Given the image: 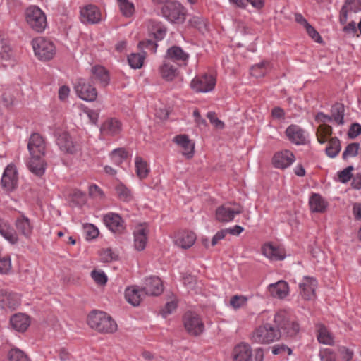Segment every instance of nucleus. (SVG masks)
Segmentation results:
<instances>
[{
    "label": "nucleus",
    "mask_w": 361,
    "mask_h": 361,
    "mask_svg": "<svg viewBox=\"0 0 361 361\" xmlns=\"http://www.w3.org/2000/svg\"><path fill=\"white\" fill-rule=\"evenodd\" d=\"M87 324L90 328L101 333L111 334L117 330L116 322L103 311H92L87 317Z\"/></svg>",
    "instance_id": "f257e3e1"
},
{
    "label": "nucleus",
    "mask_w": 361,
    "mask_h": 361,
    "mask_svg": "<svg viewBox=\"0 0 361 361\" xmlns=\"http://www.w3.org/2000/svg\"><path fill=\"white\" fill-rule=\"evenodd\" d=\"M274 322L279 329L281 335L288 337L295 336L300 330V326L297 321L290 320L285 311L281 310L275 314Z\"/></svg>",
    "instance_id": "f03ea898"
},
{
    "label": "nucleus",
    "mask_w": 361,
    "mask_h": 361,
    "mask_svg": "<svg viewBox=\"0 0 361 361\" xmlns=\"http://www.w3.org/2000/svg\"><path fill=\"white\" fill-rule=\"evenodd\" d=\"M161 13L168 21L182 24L185 20L187 10L178 1H169L163 6Z\"/></svg>",
    "instance_id": "7ed1b4c3"
},
{
    "label": "nucleus",
    "mask_w": 361,
    "mask_h": 361,
    "mask_svg": "<svg viewBox=\"0 0 361 361\" xmlns=\"http://www.w3.org/2000/svg\"><path fill=\"white\" fill-rule=\"evenodd\" d=\"M32 43L35 55L42 61H49L56 54L55 46L49 39L39 37L34 39Z\"/></svg>",
    "instance_id": "20e7f679"
},
{
    "label": "nucleus",
    "mask_w": 361,
    "mask_h": 361,
    "mask_svg": "<svg viewBox=\"0 0 361 361\" xmlns=\"http://www.w3.org/2000/svg\"><path fill=\"white\" fill-rule=\"evenodd\" d=\"M26 20L30 27L37 32H43L47 25L44 13L37 6L27 8Z\"/></svg>",
    "instance_id": "39448f33"
},
{
    "label": "nucleus",
    "mask_w": 361,
    "mask_h": 361,
    "mask_svg": "<svg viewBox=\"0 0 361 361\" xmlns=\"http://www.w3.org/2000/svg\"><path fill=\"white\" fill-rule=\"evenodd\" d=\"M281 337L279 329L270 324H266L257 328L252 334L253 341L259 343H266L278 340Z\"/></svg>",
    "instance_id": "423d86ee"
},
{
    "label": "nucleus",
    "mask_w": 361,
    "mask_h": 361,
    "mask_svg": "<svg viewBox=\"0 0 361 361\" xmlns=\"http://www.w3.org/2000/svg\"><path fill=\"white\" fill-rule=\"evenodd\" d=\"M183 321L185 329L190 335L197 336L203 333L204 324L197 313L194 312H185Z\"/></svg>",
    "instance_id": "0eeeda50"
},
{
    "label": "nucleus",
    "mask_w": 361,
    "mask_h": 361,
    "mask_svg": "<svg viewBox=\"0 0 361 361\" xmlns=\"http://www.w3.org/2000/svg\"><path fill=\"white\" fill-rule=\"evenodd\" d=\"M243 212V208L240 204H223L216 209V219L219 222L226 223L231 221L236 214H240Z\"/></svg>",
    "instance_id": "6e6552de"
},
{
    "label": "nucleus",
    "mask_w": 361,
    "mask_h": 361,
    "mask_svg": "<svg viewBox=\"0 0 361 361\" xmlns=\"http://www.w3.org/2000/svg\"><path fill=\"white\" fill-rule=\"evenodd\" d=\"M75 90L78 97L87 102H93L97 97L96 88L90 82L83 78L77 80Z\"/></svg>",
    "instance_id": "1a4fd4ad"
},
{
    "label": "nucleus",
    "mask_w": 361,
    "mask_h": 361,
    "mask_svg": "<svg viewBox=\"0 0 361 361\" xmlns=\"http://www.w3.org/2000/svg\"><path fill=\"white\" fill-rule=\"evenodd\" d=\"M215 85V78L211 75L204 74L196 76L192 80L190 86L197 92H208L214 88Z\"/></svg>",
    "instance_id": "9d476101"
},
{
    "label": "nucleus",
    "mask_w": 361,
    "mask_h": 361,
    "mask_svg": "<svg viewBox=\"0 0 361 361\" xmlns=\"http://www.w3.org/2000/svg\"><path fill=\"white\" fill-rule=\"evenodd\" d=\"M1 186L6 191H13L18 185V175L16 166L9 164L5 169L2 178Z\"/></svg>",
    "instance_id": "9b49d317"
},
{
    "label": "nucleus",
    "mask_w": 361,
    "mask_h": 361,
    "mask_svg": "<svg viewBox=\"0 0 361 361\" xmlns=\"http://www.w3.org/2000/svg\"><path fill=\"white\" fill-rule=\"evenodd\" d=\"M189 54L181 47L174 45L169 47L166 53L164 59L176 63L177 65H186Z\"/></svg>",
    "instance_id": "f8f14e48"
},
{
    "label": "nucleus",
    "mask_w": 361,
    "mask_h": 361,
    "mask_svg": "<svg viewBox=\"0 0 361 361\" xmlns=\"http://www.w3.org/2000/svg\"><path fill=\"white\" fill-rule=\"evenodd\" d=\"M101 12L94 5H87L80 9V19L83 23L97 24L101 21Z\"/></svg>",
    "instance_id": "ddd939ff"
},
{
    "label": "nucleus",
    "mask_w": 361,
    "mask_h": 361,
    "mask_svg": "<svg viewBox=\"0 0 361 361\" xmlns=\"http://www.w3.org/2000/svg\"><path fill=\"white\" fill-rule=\"evenodd\" d=\"M103 221L113 233H121L125 230L124 221L118 214L110 212L105 214L103 217Z\"/></svg>",
    "instance_id": "4468645a"
},
{
    "label": "nucleus",
    "mask_w": 361,
    "mask_h": 361,
    "mask_svg": "<svg viewBox=\"0 0 361 361\" xmlns=\"http://www.w3.org/2000/svg\"><path fill=\"white\" fill-rule=\"evenodd\" d=\"M27 148L31 156H44L46 145L43 137L39 133H32L30 137Z\"/></svg>",
    "instance_id": "2eb2a0df"
},
{
    "label": "nucleus",
    "mask_w": 361,
    "mask_h": 361,
    "mask_svg": "<svg viewBox=\"0 0 361 361\" xmlns=\"http://www.w3.org/2000/svg\"><path fill=\"white\" fill-rule=\"evenodd\" d=\"M56 144L61 151L67 154H74L78 149V145L67 132H63L58 135Z\"/></svg>",
    "instance_id": "dca6fc26"
},
{
    "label": "nucleus",
    "mask_w": 361,
    "mask_h": 361,
    "mask_svg": "<svg viewBox=\"0 0 361 361\" xmlns=\"http://www.w3.org/2000/svg\"><path fill=\"white\" fill-rule=\"evenodd\" d=\"M20 304V296L15 293L5 290H0V307L15 310Z\"/></svg>",
    "instance_id": "f3484780"
},
{
    "label": "nucleus",
    "mask_w": 361,
    "mask_h": 361,
    "mask_svg": "<svg viewBox=\"0 0 361 361\" xmlns=\"http://www.w3.org/2000/svg\"><path fill=\"white\" fill-rule=\"evenodd\" d=\"M145 295H159L163 290V284L161 279L157 276H151L145 279V286L142 287Z\"/></svg>",
    "instance_id": "a211bd4d"
},
{
    "label": "nucleus",
    "mask_w": 361,
    "mask_h": 361,
    "mask_svg": "<svg viewBox=\"0 0 361 361\" xmlns=\"http://www.w3.org/2000/svg\"><path fill=\"white\" fill-rule=\"evenodd\" d=\"M288 140L295 145H304L306 142L305 131L298 125L292 124L286 130Z\"/></svg>",
    "instance_id": "6ab92c4d"
},
{
    "label": "nucleus",
    "mask_w": 361,
    "mask_h": 361,
    "mask_svg": "<svg viewBox=\"0 0 361 361\" xmlns=\"http://www.w3.org/2000/svg\"><path fill=\"white\" fill-rule=\"evenodd\" d=\"M295 161V156L289 150L277 152L273 157V164L276 168L286 169Z\"/></svg>",
    "instance_id": "aec40b11"
},
{
    "label": "nucleus",
    "mask_w": 361,
    "mask_h": 361,
    "mask_svg": "<svg viewBox=\"0 0 361 361\" xmlns=\"http://www.w3.org/2000/svg\"><path fill=\"white\" fill-rule=\"evenodd\" d=\"M317 281L312 277H305L303 281L299 284L300 294L305 300H311L314 296Z\"/></svg>",
    "instance_id": "412c9836"
},
{
    "label": "nucleus",
    "mask_w": 361,
    "mask_h": 361,
    "mask_svg": "<svg viewBox=\"0 0 361 361\" xmlns=\"http://www.w3.org/2000/svg\"><path fill=\"white\" fill-rule=\"evenodd\" d=\"M92 82H98L101 87H106L110 80L109 75L106 68L101 66H95L92 68Z\"/></svg>",
    "instance_id": "4be33fe9"
},
{
    "label": "nucleus",
    "mask_w": 361,
    "mask_h": 361,
    "mask_svg": "<svg viewBox=\"0 0 361 361\" xmlns=\"http://www.w3.org/2000/svg\"><path fill=\"white\" fill-rule=\"evenodd\" d=\"M252 349L248 344L240 343L237 345L233 350L234 361H252Z\"/></svg>",
    "instance_id": "5701e85b"
},
{
    "label": "nucleus",
    "mask_w": 361,
    "mask_h": 361,
    "mask_svg": "<svg viewBox=\"0 0 361 361\" xmlns=\"http://www.w3.org/2000/svg\"><path fill=\"white\" fill-rule=\"evenodd\" d=\"M173 141L180 145L183 149V154L188 159L194 155L195 144L189 139L187 135H179L174 137Z\"/></svg>",
    "instance_id": "b1692460"
},
{
    "label": "nucleus",
    "mask_w": 361,
    "mask_h": 361,
    "mask_svg": "<svg viewBox=\"0 0 361 361\" xmlns=\"http://www.w3.org/2000/svg\"><path fill=\"white\" fill-rule=\"evenodd\" d=\"M196 240V235L192 231H182L176 237L175 243L183 249H188L193 245Z\"/></svg>",
    "instance_id": "393cba45"
},
{
    "label": "nucleus",
    "mask_w": 361,
    "mask_h": 361,
    "mask_svg": "<svg viewBox=\"0 0 361 361\" xmlns=\"http://www.w3.org/2000/svg\"><path fill=\"white\" fill-rule=\"evenodd\" d=\"M10 323L15 330L23 332L26 331L30 326V317L26 314L18 313L11 317Z\"/></svg>",
    "instance_id": "a878e982"
},
{
    "label": "nucleus",
    "mask_w": 361,
    "mask_h": 361,
    "mask_svg": "<svg viewBox=\"0 0 361 361\" xmlns=\"http://www.w3.org/2000/svg\"><path fill=\"white\" fill-rule=\"evenodd\" d=\"M100 130L104 135H116L121 131V123L116 118H110L103 123Z\"/></svg>",
    "instance_id": "bb28decb"
},
{
    "label": "nucleus",
    "mask_w": 361,
    "mask_h": 361,
    "mask_svg": "<svg viewBox=\"0 0 361 361\" xmlns=\"http://www.w3.org/2000/svg\"><path fill=\"white\" fill-rule=\"evenodd\" d=\"M159 73L165 80L172 81L178 75V67L171 61L164 59L159 67Z\"/></svg>",
    "instance_id": "cd10ccee"
},
{
    "label": "nucleus",
    "mask_w": 361,
    "mask_h": 361,
    "mask_svg": "<svg viewBox=\"0 0 361 361\" xmlns=\"http://www.w3.org/2000/svg\"><path fill=\"white\" fill-rule=\"evenodd\" d=\"M41 155H33L28 162V168L30 171L37 175L42 176L44 173L46 163Z\"/></svg>",
    "instance_id": "c85d7f7f"
},
{
    "label": "nucleus",
    "mask_w": 361,
    "mask_h": 361,
    "mask_svg": "<svg viewBox=\"0 0 361 361\" xmlns=\"http://www.w3.org/2000/svg\"><path fill=\"white\" fill-rule=\"evenodd\" d=\"M268 290L271 296L280 299L284 298L288 293V285L284 281H279L268 286Z\"/></svg>",
    "instance_id": "c756f323"
},
{
    "label": "nucleus",
    "mask_w": 361,
    "mask_h": 361,
    "mask_svg": "<svg viewBox=\"0 0 361 361\" xmlns=\"http://www.w3.org/2000/svg\"><path fill=\"white\" fill-rule=\"evenodd\" d=\"M142 288L139 290L137 286L128 287L125 290L126 300L133 306H138L142 300Z\"/></svg>",
    "instance_id": "7c9ffc66"
},
{
    "label": "nucleus",
    "mask_w": 361,
    "mask_h": 361,
    "mask_svg": "<svg viewBox=\"0 0 361 361\" xmlns=\"http://www.w3.org/2000/svg\"><path fill=\"white\" fill-rule=\"evenodd\" d=\"M16 227L19 233L23 235L25 238H28L31 236L33 229V226L31 224L30 219L22 216L16 221Z\"/></svg>",
    "instance_id": "2f4dec72"
},
{
    "label": "nucleus",
    "mask_w": 361,
    "mask_h": 361,
    "mask_svg": "<svg viewBox=\"0 0 361 361\" xmlns=\"http://www.w3.org/2000/svg\"><path fill=\"white\" fill-rule=\"evenodd\" d=\"M147 229L142 226L134 231V245L137 250L141 251L145 249L147 240Z\"/></svg>",
    "instance_id": "473e14b6"
},
{
    "label": "nucleus",
    "mask_w": 361,
    "mask_h": 361,
    "mask_svg": "<svg viewBox=\"0 0 361 361\" xmlns=\"http://www.w3.org/2000/svg\"><path fill=\"white\" fill-rule=\"evenodd\" d=\"M310 207L313 212H323L326 207V203L317 193H314L309 200Z\"/></svg>",
    "instance_id": "72a5a7b5"
},
{
    "label": "nucleus",
    "mask_w": 361,
    "mask_h": 361,
    "mask_svg": "<svg viewBox=\"0 0 361 361\" xmlns=\"http://www.w3.org/2000/svg\"><path fill=\"white\" fill-rule=\"evenodd\" d=\"M0 234L11 244H16L18 240L16 232L7 224L2 222L1 220Z\"/></svg>",
    "instance_id": "f704fd0d"
},
{
    "label": "nucleus",
    "mask_w": 361,
    "mask_h": 361,
    "mask_svg": "<svg viewBox=\"0 0 361 361\" xmlns=\"http://www.w3.org/2000/svg\"><path fill=\"white\" fill-rule=\"evenodd\" d=\"M345 106L341 103H336L331 108V116L338 125L344 124Z\"/></svg>",
    "instance_id": "c9c22d12"
},
{
    "label": "nucleus",
    "mask_w": 361,
    "mask_h": 361,
    "mask_svg": "<svg viewBox=\"0 0 361 361\" xmlns=\"http://www.w3.org/2000/svg\"><path fill=\"white\" fill-rule=\"evenodd\" d=\"M263 254L272 260H282L284 259L283 252L271 244L265 245L262 247Z\"/></svg>",
    "instance_id": "e433bc0d"
},
{
    "label": "nucleus",
    "mask_w": 361,
    "mask_h": 361,
    "mask_svg": "<svg viewBox=\"0 0 361 361\" xmlns=\"http://www.w3.org/2000/svg\"><path fill=\"white\" fill-rule=\"evenodd\" d=\"M341 145L339 139L336 137H331L329 140V145L326 147V154L330 158H335L341 152Z\"/></svg>",
    "instance_id": "4c0bfd02"
},
{
    "label": "nucleus",
    "mask_w": 361,
    "mask_h": 361,
    "mask_svg": "<svg viewBox=\"0 0 361 361\" xmlns=\"http://www.w3.org/2000/svg\"><path fill=\"white\" fill-rule=\"evenodd\" d=\"M317 340L319 343L325 345H333L334 338L331 334L324 325H320L318 329Z\"/></svg>",
    "instance_id": "58836bf2"
},
{
    "label": "nucleus",
    "mask_w": 361,
    "mask_h": 361,
    "mask_svg": "<svg viewBox=\"0 0 361 361\" xmlns=\"http://www.w3.org/2000/svg\"><path fill=\"white\" fill-rule=\"evenodd\" d=\"M135 164L137 176L140 179L145 178L149 172L147 162L145 161L140 157H136Z\"/></svg>",
    "instance_id": "ea45409f"
},
{
    "label": "nucleus",
    "mask_w": 361,
    "mask_h": 361,
    "mask_svg": "<svg viewBox=\"0 0 361 361\" xmlns=\"http://www.w3.org/2000/svg\"><path fill=\"white\" fill-rule=\"evenodd\" d=\"M188 23L191 27L197 29L202 33H204L208 30L207 20L200 16L191 17Z\"/></svg>",
    "instance_id": "a19ab883"
},
{
    "label": "nucleus",
    "mask_w": 361,
    "mask_h": 361,
    "mask_svg": "<svg viewBox=\"0 0 361 361\" xmlns=\"http://www.w3.org/2000/svg\"><path fill=\"white\" fill-rule=\"evenodd\" d=\"M9 361H31L29 357L20 349L13 348L8 353Z\"/></svg>",
    "instance_id": "79ce46f5"
},
{
    "label": "nucleus",
    "mask_w": 361,
    "mask_h": 361,
    "mask_svg": "<svg viewBox=\"0 0 361 361\" xmlns=\"http://www.w3.org/2000/svg\"><path fill=\"white\" fill-rule=\"evenodd\" d=\"M120 11L126 17H130L135 12L134 4L129 0H118Z\"/></svg>",
    "instance_id": "37998d69"
},
{
    "label": "nucleus",
    "mask_w": 361,
    "mask_h": 361,
    "mask_svg": "<svg viewBox=\"0 0 361 361\" xmlns=\"http://www.w3.org/2000/svg\"><path fill=\"white\" fill-rule=\"evenodd\" d=\"M111 158L116 164H121L128 157V152L123 148H117L111 153Z\"/></svg>",
    "instance_id": "c03bdc74"
},
{
    "label": "nucleus",
    "mask_w": 361,
    "mask_h": 361,
    "mask_svg": "<svg viewBox=\"0 0 361 361\" xmlns=\"http://www.w3.org/2000/svg\"><path fill=\"white\" fill-rule=\"evenodd\" d=\"M145 56L140 54H131L128 56L129 66L134 69L140 68L142 66Z\"/></svg>",
    "instance_id": "a18cd8bd"
},
{
    "label": "nucleus",
    "mask_w": 361,
    "mask_h": 361,
    "mask_svg": "<svg viewBox=\"0 0 361 361\" xmlns=\"http://www.w3.org/2000/svg\"><path fill=\"white\" fill-rule=\"evenodd\" d=\"M116 192L118 198L123 202H129L132 199L130 190L123 184L116 185Z\"/></svg>",
    "instance_id": "49530a36"
},
{
    "label": "nucleus",
    "mask_w": 361,
    "mask_h": 361,
    "mask_svg": "<svg viewBox=\"0 0 361 361\" xmlns=\"http://www.w3.org/2000/svg\"><path fill=\"white\" fill-rule=\"evenodd\" d=\"M360 149V144L353 142L348 145L342 154V158L346 160L349 157H356Z\"/></svg>",
    "instance_id": "de8ad7c7"
},
{
    "label": "nucleus",
    "mask_w": 361,
    "mask_h": 361,
    "mask_svg": "<svg viewBox=\"0 0 361 361\" xmlns=\"http://www.w3.org/2000/svg\"><path fill=\"white\" fill-rule=\"evenodd\" d=\"M247 298L243 295H234L230 300V305L235 310L239 309L245 306L247 303Z\"/></svg>",
    "instance_id": "09e8293b"
},
{
    "label": "nucleus",
    "mask_w": 361,
    "mask_h": 361,
    "mask_svg": "<svg viewBox=\"0 0 361 361\" xmlns=\"http://www.w3.org/2000/svg\"><path fill=\"white\" fill-rule=\"evenodd\" d=\"M354 170L353 166H349L343 171L338 172V177L342 183H346L353 177L352 171Z\"/></svg>",
    "instance_id": "8fccbe9b"
},
{
    "label": "nucleus",
    "mask_w": 361,
    "mask_h": 361,
    "mask_svg": "<svg viewBox=\"0 0 361 361\" xmlns=\"http://www.w3.org/2000/svg\"><path fill=\"white\" fill-rule=\"evenodd\" d=\"M11 49L8 42L0 37V56L3 59H8L11 56Z\"/></svg>",
    "instance_id": "3c124183"
},
{
    "label": "nucleus",
    "mask_w": 361,
    "mask_h": 361,
    "mask_svg": "<svg viewBox=\"0 0 361 361\" xmlns=\"http://www.w3.org/2000/svg\"><path fill=\"white\" fill-rule=\"evenodd\" d=\"M91 276L97 284L104 285L107 282V276L102 271L93 270L91 272Z\"/></svg>",
    "instance_id": "603ef678"
},
{
    "label": "nucleus",
    "mask_w": 361,
    "mask_h": 361,
    "mask_svg": "<svg viewBox=\"0 0 361 361\" xmlns=\"http://www.w3.org/2000/svg\"><path fill=\"white\" fill-rule=\"evenodd\" d=\"M99 255L103 262H109L117 259V255L110 248L102 250Z\"/></svg>",
    "instance_id": "864d4df0"
},
{
    "label": "nucleus",
    "mask_w": 361,
    "mask_h": 361,
    "mask_svg": "<svg viewBox=\"0 0 361 361\" xmlns=\"http://www.w3.org/2000/svg\"><path fill=\"white\" fill-rule=\"evenodd\" d=\"M11 269V262L9 256L0 257V274H6Z\"/></svg>",
    "instance_id": "5fc2aeb1"
},
{
    "label": "nucleus",
    "mask_w": 361,
    "mask_h": 361,
    "mask_svg": "<svg viewBox=\"0 0 361 361\" xmlns=\"http://www.w3.org/2000/svg\"><path fill=\"white\" fill-rule=\"evenodd\" d=\"M286 353L290 355L293 353L292 349L284 344H277L272 347V353L275 355H283Z\"/></svg>",
    "instance_id": "6e6d98bb"
},
{
    "label": "nucleus",
    "mask_w": 361,
    "mask_h": 361,
    "mask_svg": "<svg viewBox=\"0 0 361 361\" xmlns=\"http://www.w3.org/2000/svg\"><path fill=\"white\" fill-rule=\"evenodd\" d=\"M84 231L88 239H94L99 235L98 228L92 224H86L84 226Z\"/></svg>",
    "instance_id": "4d7b16f0"
},
{
    "label": "nucleus",
    "mask_w": 361,
    "mask_h": 361,
    "mask_svg": "<svg viewBox=\"0 0 361 361\" xmlns=\"http://www.w3.org/2000/svg\"><path fill=\"white\" fill-rule=\"evenodd\" d=\"M207 118L209 120L211 123L217 129H223L224 128V123L223 121L219 120L214 112L210 111L207 114Z\"/></svg>",
    "instance_id": "13d9d810"
},
{
    "label": "nucleus",
    "mask_w": 361,
    "mask_h": 361,
    "mask_svg": "<svg viewBox=\"0 0 361 361\" xmlns=\"http://www.w3.org/2000/svg\"><path fill=\"white\" fill-rule=\"evenodd\" d=\"M140 49H147L151 51L152 53L157 51V44L152 39H146L139 42L138 44Z\"/></svg>",
    "instance_id": "bf43d9fd"
},
{
    "label": "nucleus",
    "mask_w": 361,
    "mask_h": 361,
    "mask_svg": "<svg viewBox=\"0 0 361 361\" xmlns=\"http://www.w3.org/2000/svg\"><path fill=\"white\" fill-rule=\"evenodd\" d=\"M319 357L322 361H336V355L331 349H325L319 353Z\"/></svg>",
    "instance_id": "052dcab7"
},
{
    "label": "nucleus",
    "mask_w": 361,
    "mask_h": 361,
    "mask_svg": "<svg viewBox=\"0 0 361 361\" xmlns=\"http://www.w3.org/2000/svg\"><path fill=\"white\" fill-rule=\"evenodd\" d=\"M266 63L262 62L260 63L256 64L253 66L251 68V74L255 77H261L264 75L265 74V67Z\"/></svg>",
    "instance_id": "680f3d73"
},
{
    "label": "nucleus",
    "mask_w": 361,
    "mask_h": 361,
    "mask_svg": "<svg viewBox=\"0 0 361 361\" xmlns=\"http://www.w3.org/2000/svg\"><path fill=\"white\" fill-rule=\"evenodd\" d=\"M177 308V302L176 300H171L166 302L164 307L161 310V314L164 317H166L167 315L171 314Z\"/></svg>",
    "instance_id": "e2e57ef3"
},
{
    "label": "nucleus",
    "mask_w": 361,
    "mask_h": 361,
    "mask_svg": "<svg viewBox=\"0 0 361 361\" xmlns=\"http://www.w3.org/2000/svg\"><path fill=\"white\" fill-rule=\"evenodd\" d=\"M308 35L316 42L322 43L323 40L319 33L310 24L306 28Z\"/></svg>",
    "instance_id": "0e129e2a"
},
{
    "label": "nucleus",
    "mask_w": 361,
    "mask_h": 361,
    "mask_svg": "<svg viewBox=\"0 0 361 361\" xmlns=\"http://www.w3.org/2000/svg\"><path fill=\"white\" fill-rule=\"evenodd\" d=\"M361 134V125L357 123L351 124L348 132V136L350 139H355Z\"/></svg>",
    "instance_id": "69168bd1"
},
{
    "label": "nucleus",
    "mask_w": 361,
    "mask_h": 361,
    "mask_svg": "<svg viewBox=\"0 0 361 361\" xmlns=\"http://www.w3.org/2000/svg\"><path fill=\"white\" fill-rule=\"evenodd\" d=\"M338 351L344 361H350L353 358V351L349 348L341 346L339 348Z\"/></svg>",
    "instance_id": "338daca9"
},
{
    "label": "nucleus",
    "mask_w": 361,
    "mask_h": 361,
    "mask_svg": "<svg viewBox=\"0 0 361 361\" xmlns=\"http://www.w3.org/2000/svg\"><path fill=\"white\" fill-rule=\"evenodd\" d=\"M89 195L92 197L102 198L104 195L102 190L97 185H92L89 188Z\"/></svg>",
    "instance_id": "774afa93"
}]
</instances>
